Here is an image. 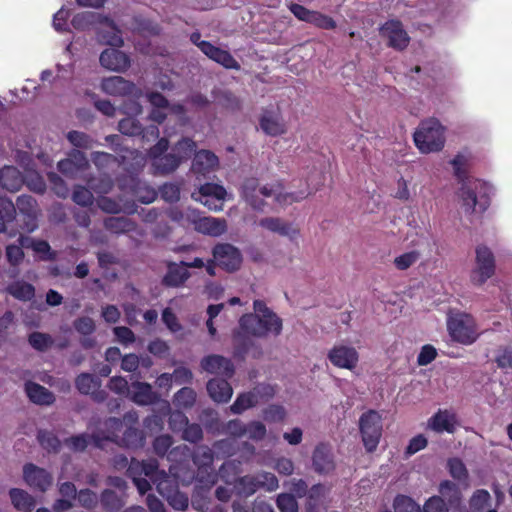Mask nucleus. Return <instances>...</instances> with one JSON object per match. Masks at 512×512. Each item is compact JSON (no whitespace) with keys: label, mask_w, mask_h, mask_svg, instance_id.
Segmentation results:
<instances>
[{"label":"nucleus","mask_w":512,"mask_h":512,"mask_svg":"<svg viewBox=\"0 0 512 512\" xmlns=\"http://www.w3.org/2000/svg\"><path fill=\"white\" fill-rule=\"evenodd\" d=\"M456 417L454 414L449 413L447 410H439L429 420V427L435 432L454 433Z\"/></svg>","instance_id":"31"},{"label":"nucleus","mask_w":512,"mask_h":512,"mask_svg":"<svg viewBox=\"0 0 512 512\" xmlns=\"http://www.w3.org/2000/svg\"><path fill=\"white\" fill-rule=\"evenodd\" d=\"M37 440L40 446L48 452L58 453L61 448V441L51 431L40 429L37 432Z\"/></svg>","instance_id":"43"},{"label":"nucleus","mask_w":512,"mask_h":512,"mask_svg":"<svg viewBox=\"0 0 512 512\" xmlns=\"http://www.w3.org/2000/svg\"><path fill=\"white\" fill-rule=\"evenodd\" d=\"M197 145L195 141L188 137L181 138L171 149L170 153L156 157L152 161L155 173L168 175L174 172L183 161L191 158Z\"/></svg>","instance_id":"5"},{"label":"nucleus","mask_w":512,"mask_h":512,"mask_svg":"<svg viewBox=\"0 0 512 512\" xmlns=\"http://www.w3.org/2000/svg\"><path fill=\"white\" fill-rule=\"evenodd\" d=\"M202 53L207 56L210 60L223 66L226 69L240 70L241 66L239 62L232 56L228 50H224L210 43L202 45Z\"/></svg>","instance_id":"18"},{"label":"nucleus","mask_w":512,"mask_h":512,"mask_svg":"<svg viewBox=\"0 0 512 512\" xmlns=\"http://www.w3.org/2000/svg\"><path fill=\"white\" fill-rule=\"evenodd\" d=\"M468 163L469 157L461 153L451 160L454 175L461 183L457 194L466 214H483L491 204L493 187L480 179H468Z\"/></svg>","instance_id":"2"},{"label":"nucleus","mask_w":512,"mask_h":512,"mask_svg":"<svg viewBox=\"0 0 512 512\" xmlns=\"http://www.w3.org/2000/svg\"><path fill=\"white\" fill-rule=\"evenodd\" d=\"M102 90L113 96H127L136 94V85L121 76L104 78L101 83Z\"/></svg>","instance_id":"16"},{"label":"nucleus","mask_w":512,"mask_h":512,"mask_svg":"<svg viewBox=\"0 0 512 512\" xmlns=\"http://www.w3.org/2000/svg\"><path fill=\"white\" fill-rule=\"evenodd\" d=\"M9 496L16 510L31 512L36 505L35 499L28 492L20 488H11Z\"/></svg>","instance_id":"34"},{"label":"nucleus","mask_w":512,"mask_h":512,"mask_svg":"<svg viewBox=\"0 0 512 512\" xmlns=\"http://www.w3.org/2000/svg\"><path fill=\"white\" fill-rule=\"evenodd\" d=\"M132 394L130 399L137 405H151L158 400V395L152 386L146 382L135 381L131 384Z\"/></svg>","instance_id":"26"},{"label":"nucleus","mask_w":512,"mask_h":512,"mask_svg":"<svg viewBox=\"0 0 512 512\" xmlns=\"http://www.w3.org/2000/svg\"><path fill=\"white\" fill-rule=\"evenodd\" d=\"M475 254V267L470 272V281L475 286H482L494 276L496 260L494 253L486 245H478Z\"/></svg>","instance_id":"8"},{"label":"nucleus","mask_w":512,"mask_h":512,"mask_svg":"<svg viewBox=\"0 0 512 512\" xmlns=\"http://www.w3.org/2000/svg\"><path fill=\"white\" fill-rule=\"evenodd\" d=\"M7 292L20 301H30L35 296V288L25 281H16L8 285Z\"/></svg>","instance_id":"38"},{"label":"nucleus","mask_w":512,"mask_h":512,"mask_svg":"<svg viewBox=\"0 0 512 512\" xmlns=\"http://www.w3.org/2000/svg\"><path fill=\"white\" fill-rule=\"evenodd\" d=\"M233 486L236 494L241 497L252 496L259 490L255 475L237 477Z\"/></svg>","instance_id":"37"},{"label":"nucleus","mask_w":512,"mask_h":512,"mask_svg":"<svg viewBox=\"0 0 512 512\" xmlns=\"http://www.w3.org/2000/svg\"><path fill=\"white\" fill-rule=\"evenodd\" d=\"M76 497H77V500H78L80 506H82L86 509L95 508L99 502L97 494L88 488L81 489L77 493Z\"/></svg>","instance_id":"63"},{"label":"nucleus","mask_w":512,"mask_h":512,"mask_svg":"<svg viewBox=\"0 0 512 512\" xmlns=\"http://www.w3.org/2000/svg\"><path fill=\"white\" fill-rule=\"evenodd\" d=\"M23 184V179L17 168L5 166L0 169V185L8 191H18Z\"/></svg>","instance_id":"33"},{"label":"nucleus","mask_w":512,"mask_h":512,"mask_svg":"<svg viewBox=\"0 0 512 512\" xmlns=\"http://www.w3.org/2000/svg\"><path fill=\"white\" fill-rule=\"evenodd\" d=\"M260 129L268 136L277 137L287 132V126L278 110L264 109L259 117Z\"/></svg>","instance_id":"14"},{"label":"nucleus","mask_w":512,"mask_h":512,"mask_svg":"<svg viewBox=\"0 0 512 512\" xmlns=\"http://www.w3.org/2000/svg\"><path fill=\"white\" fill-rule=\"evenodd\" d=\"M448 469L451 477L460 481L466 482L468 479V471L463 463V461L459 458H451L448 460Z\"/></svg>","instance_id":"54"},{"label":"nucleus","mask_w":512,"mask_h":512,"mask_svg":"<svg viewBox=\"0 0 512 512\" xmlns=\"http://www.w3.org/2000/svg\"><path fill=\"white\" fill-rule=\"evenodd\" d=\"M72 200L77 205L88 207L93 204L94 196L90 189L82 185H75L72 193Z\"/></svg>","instance_id":"53"},{"label":"nucleus","mask_w":512,"mask_h":512,"mask_svg":"<svg viewBox=\"0 0 512 512\" xmlns=\"http://www.w3.org/2000/svg\"><path fill=\"white\" fill-rule=\"evenodd\" d=\"M495 362L500 369H512V347L506 346L499 348Z\"/></svg>","instance_id":"64"},{"label":"nucleus","mask_w":512,"mask_h":512,"mask_svg":"<svg viewBox=\"0 0 512 512\" xmlns=\"http://www.w3.org/2000/svg\"><path fill=\"white\" fill-rule=\"evenodd\" d=\"M439 493L448 508H460L462 503V493L457 484L449 480H444L439 485Z\"/></svg>","instance_id":"30"},{"label":"nucleus","mask_w":512,"mask_h":512,"mask_svg":"<svg viewBox=\"0 0 512 512\" xmlns=\"http://www.w3.org/2000/svg\"><path fill=\"white\" fill-rule=\"evenodd\" d=\"M75 386L81 394L88 395L101 387V380L90 373H81L75 379Z\"/></svg>","instance_id":"40"},{"label":"nucleus","mask_w":512,"mask_h":512,"mask_svg":"<svg viewBox=\"0 0 512 512\" xmlns=\"http://www.w3.org/2000/svg\"><path fill=\"white\" fill-rule=\"evenodd\" d=\"M312 462L314 470L320 474H327L335 468L331 449L324 443H320L315 447Z\"/></svg>","instance_id":"20"},{"label":"nucleus","mask_w":512,"mask_h":512,"mask_svg":"<svg viewBox=\"0 0 512 512\" xmlns=\"http://www.w3.org/2000/svg\"><path fill=\"white\" fill-rule=\"evenodd\" d=\"M263 419L269 423H280L286 417V411L283 406L271 404L262 412Z\"/></svg>","instance_id":"57"},{"label":"nucleus","mask_w":512,"mask_h":512,"mask_svg":"<svg viewBox=\"0 0 512 512\" xmlns=\"http://www.w3.org/2000/svg\"><path fill=\"white\" fill-rule=\"evenodd\" d=\"M309 24H312L315 27L323 30H333L337 26L336 21L332 17L323 14L319 11L313 12Z\"/></svg>","instance_id":"62"},{"label":"nucleus","mask_w":512,"mask_h":512,"mask_svg":"<svg viewBox=\"0 0 512 512\" xmlns=\"http://www.w3.org/2000/svg\"><path fill=\"white\" fill-rule=\"evenodd\" d=\"M100 64L112 71H125L130 66L129 57L122 51L114 48L105 49L99 57Z\"/></svg>","instance_id":"19"},{"label":"nucleus","mask_w":512,"mask_h":512,"mask_svg":"<svg viewBox=\"0 0 512 512\" xmlns=\"http://www.w3.org/2000/svg\"><path fill=\"white\" fill-rule=\"evenodd\" d=\"M219 477V473L216 472L213 466L197 469L196 472V481L200 484L201 488L207 490L217 483Z\"/></svg>","instance_id":"46"},{"label":"nucleus","mask_w":512,"mask_h":512,"mask_svg":"<svg viewBox=\"0 0 512 512\" xmlns=\"http://www.w3.org/2000/svg\"><path fill=\"white\" fill-rule=\"evenodd\" d=\"M258 402V395L254 391L241 393L230 406V410L234 414H241L245 410L255 407Z\"/></svg>","instance_id":"39"},{"label":"nucleus","mask_w":512,"mask_h":512,"mask_svg":"<svg viewBox=\"0 0 512 512\" xmlns=\"http://www.w3.org/2000/svg\"><path fill=\"white\" fill-rule=\"evenodd\" d=\"M395 512H422L420 506L409 496L397 495L393 502Z\"/></svg>","instance_id":"50"},{"label":"nucleus","mask_w":512,"mask_h":512,"mask_svg":"<svg viewBox=\"0 0 512 512\" xmlns=\"http://www.w3.org/2000/svg\"><path fill=\"white\" fill-rule=\"evenodd\" d=\"M359 430L368 453L374 452L382 436V418L375 410L363 413L359 419Z\"/></svg>","instance_id":"7"},{"label":"nucleus","mask_w":512,"mask_h":512,"mask_svg":"<svg viewBox=\"0 0 512 512\" xmlns=\"http://www.w3.org/2000/svg\"><path fill=\"white\" fill-rule=\"evenodd\" d=\"M241 462L229 460L224 462L219 468V476L226 484H234L236 476L241 472Z\"/></svg>","instance_id":"44"},{"label":"nucleus","mask_w":512,"mask_h":512,"mask_svg":"<svg viewBox=\"0 0 512 512\" xmlns=\"http://www.w3.org/2000/svg\"><path fill=\"white\" fill-rule=\"evenodd\" d=\"M104 425L106 429L109 431L107 435H105L102 432H97L90 435V442H93L94 446L100 449L104 447V442L106 441H110L113 443L118 441L117 432H120L122 430L123 422L120 418L109 417L108 419H106Z\"/></svg>","instance_id":"21"},{"label":"nucleus","mask_w":512,"mask_h":512,"mask_svg":"<svg viewBox=\"0 0 512 512\" xmlns=\"http://www.w3.org/2000/svg\"><path fill=\"white\" fill-rule=\"evenodd\" d=\"M259 225L264 229L281 236L289 237L290 239H294L299 234V230L295 228L292 223L286 222L278 217L262 218L259 221Z\"/></svg>","instance_id":"24"},{"label":"nucleus","mask_w":512,"mask_h":512,"mask_svg":"<svg viewBox=\"0 0 512 512\" xmlns=\"http://www.w3.org/2000/svg\"><path fill=\"white\" fill-rule=\"evenodd\" d=\"M201 368L210 374H218L225 378H232L235 372L230 359L216 354L204 357L201 360Z\"/></svg>","instance_id":"15"},{"label":"nucleus","mask_w":512,"mask_h":512,"mask_svg":"<svg viewBox=\"0 0 512 512\" xmlns=\"http://www.w3.org/2000/svg\"><path fill=\"white\" fill-rule=\"evenodd\" d=\"M202 53L207 56L210 60L223 66L226 69L240 70L241 66L239 62L232 56L228 50H224L210 43L202 45Z\"/></svg>","instance_id":"17"},{"label":"nucleus","mask_w":512,"mask_h":512,"mask_svg":"<svg viewBox=\"0 0 512 512\" xmlns=\"http://www.w3.org/2000/svg\"><path fill=\"white\" fill-rule=\"evenodd\" d=\"M29 344L37 351L44 352L53 344V339L49 334L42 332H32L28 337Z\"/></svg>","instance_id":"51"},{"label":"nucleus","mask_w":512,"mask_h":512,"mask_svg":"<svg viewBox=\"0 0 512 512\" xmlns=\"http://www.w3.org/2000/svg\"><path fill=\"white\" fill-rule=\"evenodd\" d=\"M255 477L259 489L264 488L267 491H274L279 486L277 477L271 472L262 471L255 474Z\"/></svg>","instance_id":"59"},{"label":"nucleus","mask_w":512,"mask_h":512,"mask_svg":"<svg viewBox=\"0 0 512 512\" xmlns=\"http://www.w3.org/2000/svg\"><path fill=\"white\" fill-rule=\"evenodd\" d=\"M64 444L73 452H83L90 444V435L82 433L71 436L64 440Z\"/></svg>","instance_id":"56"},{"label":"nucleus","mask_w":512,"mask_h":512,"mask_svg":"<svg viewBox=\"0 0 512 512\" xmlns=\"http://www.w3.org/2000/svg\"><path fill=\"white\" fill-rule=\"evenodd\" d=\"M197 193H193L192 196L203 203L205 206L211 208L209 198L216 200H223L226 196V190L223 186L215 183H205L200 186Z\"/></svg>","instance_id":"32"},{"label":"nucleus","mask_w":512,"mask_h":512,"mask_svg":"<svg viewBox=\"0 0 512 512\" xmlns=\"http://www.w3.org/2000/svg\"><path fill=\"white\" fill-rule=\"evenodd\" d=\"M118 130L124 135L140 136L143 133V126L137 119L126 117L119 121Z\"/></svg>","instance_id":"49"},{"label":"nucleus","mask_w":512,"mask_h":512,"mask_svg":"<svg viewBox=\"0 0 512 512\" xmlns=\"http://www.w3.org/2000/svg\"><path fill=\"white\" fill-rule=\"evenodd\" d=\"M87 183L89 188L97 194H107L114 186L113 180L107 174L91 177Z\"/></svg>","instance_id":"47"},{"label":"nucleus","mask_w":512,"mask_h":512,"mask_svg":"<svg viewBox=\"0 0 512 512\" xmlns=\"http://www.w3.org/2000/svg\"><path fill=\"white\" fill-rule=\"evenodd\" d=\"M228 378H213L207 383V392L211 399L217 403H227L233 394Z\"/></svg>","instance_id":"23"},{"label":"nucleus","mask_w":512,"mask_h":512,"mask_svg":"<svg viewBox=\"0 0 512 512\" xmlns=\"http://www.w3.org/2000/svg\"><path fill=\"white\" fill-rule=\"evenodd\" d=\"M276 505L280 512H298V503L294 495L281 493L277 496Z\"/></svg>","instance_id":"60"},{"label":"nucleus","mask_w":512,"mask_h":512,"mask_svg":"<svg viewBox=\"0 0 512 512\" xmlns=\"http://www.w3.org/2000/svg\"><path fill=\"white\" fill-rule=\"evenodd\" d=\"M193 463L197 469L213 466L214 451L206 445H201L192 453Z\"/></svg>","instance_id":"45"},{"label":"nucleus","mask_w":512,"mask_h":512,"mask_svg":"<svg viewBox=\"0 0 512 512\" xmlns=\"http://www.w3.org/2000/svg\"><path fill=\"white\" fill-rule=\"evenodd\" d=\"M420 258V253L416 250L409 251L397 256L394 259V265L398 270H406L415 264Z\"/></svg>","instance_id":"61"},{"label":"nucleus","mask_w":512,"mask_h":512,"mask_svg":"<svg viewBox=\"0 0 512 512\" xmlns=\"http://www.w3.org/2000/svg\"><path fill=\"white\" fill-rule=\"evenodd\" d=\"M445 128L436 118L422 120L413 134L415 146L421 153L439 152L445 145Z\"/></svg>","instance_id":"4"},{"label":"nucleus","mask_w":512,"mask_h":512,"mask_svg":"<svg viewBox=\"0 0 512 512\" xmlns=\"http://www.w3.org/2000/svg\"><path fill=\"white\" fill-rule=\"evenodd\" d=\"M311 193L307 184L305 189L296 192H284V185L281 181H275L260 187L256 178L246 179L241 187L242 197L256 211H264L266 206L264 198H273L278 205L287 206L300 202Z\"/></svg>","instance_id":"3"},{"label":"nucleus","mask_w":512,"mask_h":512,"mask_svg":"<svg viewBox=\"0 0 512 512\" xmlns=\"http://www.w3.org/2000/svg\"><path fill=\"white\" fill-rule=\"evenodd\" d=\"M327 358L337 368L353 370L359 362V353L352 346L337 344L329 350Z\"/></svg>","instance_id":"13"},{"label":"nucleus","mask_w":512,"mask_h":512,"mask_svg":"<svg viewBox=\"0 0 512 512\" xmlns=\"http://www.w3.org/2000/svg\"><path fill=\"white\" fill-rule=\"evenodd\" d=\"M23 479L30 488L43 493L53 484L52 474L33 463H26L23 466Z\"/></svg>","instance_id":"12"},{"label":"nucleus","mask_w":512,"mask_h":512,"mask_svg":"<svg viewBox=\"0 0 512 512\" xmlns=\"http://www.w3.org/2000/svg\"><path fill=\"white\" fill-rule=\"evenodd\" d=\"M190 277V273L184 265L175 262L167 263V272L162 279V284L166 287H180Z\"/></svg>","instance_id":"25"},{"label":"nucleus","mask_w":512,"mask_h":512,"mask_svg":"<svg viewBox=\"0 0 512 512\" xmlns=\"http://www.w3.org/2000/svg\"><path fill=\"white\" fill-rule=\"evenodd\" d=\"M193 154L195 155L192 161V171L196 174L205 176L219 165V159L212 151L200 150Z\"/></svg>","instance_id":"22"},{"label":"nucleus","mask_w":512,"mask_h":512,"mask_svg":"<svg viewBox=\"0 0 512 512\" xmlns=\"http://www.w3.org/2000/svg\"><path fill=\"white\" fill-rule=\"evenodd\" d=\"M25 392L29 400L35 404L48 406L55 402L54 394L38 383L32 381L26 382Z\"/></svg>","instance_id":"28"},{"label":"nucleus","mask_w":512,"mask_h":512,"mask_svg":"<svg viewBox=\"0 0 512 512\" xmlns=\"http://www.w3.org/2000/svg\"><path fill=\"white\" fill-rule=\"evenodd\" d=\"M13 205H15L13 203ZM15 209L17 208L18 211L23 214L25 217H27L28 221L26 223L27 225V231L31 232L36 227V214H37V202L34 199V197L30 195H21L16 200V206H14Z\"/></svg>","instance_id":"27"},{"label":"nucleus","mask_w":512,"mask_h":512,"mask_svg":"<svg viewBox=\"0 0 512 512\" xmlns=\"http://www.w3.org/2000/svg\"><path fill=\"white\" fill-rule=\"evenodd\" d=\"M173 443V437L169 434L159 435L153 440V451L158 457L167 456L171 462L185 460L190 455V448L184 444L172 448Z\"/></svg>","instance_id":"9"},{"label":"nucleus","mask_w":512,"mask_h":512,"mask_svg":"<svg viewBox=\"0 0 512 512\" xmlns=\"http://www.w3.org/2000/svg\"><path fill=\"white\" fill-rule=\"evenodd\" d=\"M97 18L98 15L94 12H81L74 15L71 24L76 30H86L96 23Z\"/></svg>","instance_id":"52"},{"label":"nucleus","mask_w":512,"mask_h":512,"mask_svg":"<svg viewBox=\"0 0 512 512\" xmlns=\"http://www.w3.org/2000/svg\"><path fill=\"white\" fill-rule=\"evenodd\" d=\"M195 228L202 234L217 237L226 232L227 223L225 219L202 217L195 222Z\"/></svg>","instance_id":"29"},{"label":"nucleus","mask_w":512,"mask_h":512,"mask_svg":"<svg viewBox=\"0 0 512 512\" xmlns=\"http://www.w3.org/2000/svg\"><path fill=\"white\" fill-rule=\"evenodd\" d=\"M144 441L143 432L138 428L130 426L124 430L121 437L118 435V441L115 443L128 449H137L144 445Z\"/></svg>","instance_id":"35"},{"label":"nucleus","mask_w":512,"mask_h":512,"mask_svg":"<svg viewBox=\"0 0 512 512\" xmlns=\"http://www.w3.org/2000/svg\"><path fill=\"white\" fill-rule=\"evenodd\" d=\"M133 26L139 32L148 35L156 36L161 32V27L157 23L140 15L133 18Z\"/></svg>","instance_id":"48"},{"label":"nucleus","mask_w":512,"mask_h":512,"mask_svg":"<svg viewBox=\"0 0 512 512\" xmlns=\"http://www.w3.org/2000/svg\"><path fill=\"white\" fill-rule=\"evenodd\" d=\"M121 186H125L126 182L130 183V190L137 198L138 201L144 204L152 203L156 199V192L154 190H147L146 194L143 196L138 195L139 190L141 189V181L136 176H129L128 178L121 179Z\"/></svg>","instance_id":"42"},{"label":"nucleus","mask_w":512,"mask_h":512,"mask_svg":"<svg viewBox=\"0 0 512 512\" xmlns=\"http://www.w3.org/2000/svg\"><path fill=\"white\" fill-rule=\"evenodd\" d=\"M104 227L114 234H125L136 229V223L125 216L108 217L104 220Z\"/></svg>","instance_id":"36"},{"label":"nucleus","mask_w":512,"mask_h":512,"mask_svg":"<svg viewBox=\"0 0 512 512\" xmlns=\"http://www.w3.org/2000/svg\"><path fill=\"white\" fill-rule=\"evenodd\" d=\"M100 502L105 511L118 512L124 506L122 498L113 490L105 489L100 495Z\"/></svg>","instance_id":"41"},{"label":"nucleus","mask_w":512,"mask_h":512,"mask_svg":"<svg viewBox=\"0 0 512 512\" xmlns=\"http://www.w3.org/2000/svg\"><path fill=\"white\" fill-rule=\"evenodd\" d=\"M447 329L452 340L463 345H470L478 338L476 322L467 313H457L449 316Z\"/></svg>","instance_id":"6"},{"label":"nucleus","mask_w":512,"mask_h":512,"mask_svg":"<svg viewBox=\"0 0 512 512\" xmlns=\"http://www.w3.org/2000/svg\"><path fill=\"white\" fill-rule=\"evenodd\" d=\"M380 35L387 40V46L398 51L406 49L410 37L399 20H388L380 27Z\"/></svg>","instance_id":"10"},{"label":"nucleus","mask_w":512,"mask_h":512,"mask_svg":"<svg viewBox=\"0 0 512 512\" xmlns=\"http://www.w3.org/2000/svg\"><path fill=\"white\" fill-rule=\"evenodd\" d=\"M253 309V313L240 317L238 327L232 332L233 356L238 360H244L248 354L260 358L263 351L256 339L277 337L283 330L282 319L263 300H254Z\"/></svg>","instance_id":"1"},{"label":"nucleus","mask_w":512,"mask_h":512,"mask_svg":"<svg viewBox=\"0 0 512 512\" xmlns=\"http://www.w3.org/2000/svg\"><path fill=\"white\" fill-rule=\"evenodd\" d=\"M196 401V393L190 387L181 388L174 396V403L183 408H190Z\"/></svg>","instance_id":"55"},{"label":"nucleus","mask_w":512,"mask_h":512,"mask_svg":"<svg viewBox=\"0 0 512 512\" xmlns=\"http://www.w3.org/2000/svg\"><path fill=\"white\" fill-rule=\"evenodd\" d=\"M213 258L218 266L229 272L238 270L242 263V255L238 248L229 243H220L212 250Z\"/></svg>","instance_id":"11"},{"label":"nucleus","mask_w":512,"mask_h":512,"mask_svg":"<svg viewBox=\"0 0 512 512\" xmlns=\"http://www.w3.org/2000/svg\"><path fill=\"white\" fill-rule=\"evenodd\" d=\"M267 434L266 426L260 421H250L246 426V436L255 442L262 441Z\"/></svg>","instance_id":"58"}]
</instances>
